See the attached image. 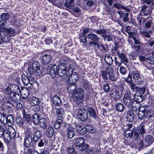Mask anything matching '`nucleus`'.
I'll return each instance as SVG.
<instances>
[{"label":"nucleus","mask_w":154,"mask_h":154,"mask_svg":"<svg viewBox=\"0 0 154 154\" xmlns=\"http://www.w3.org/2000/svg\"><path fill=\"white\" fill-rule=\"evenodd\" d=\"M15 130L11 127L5 130L3 137L5 141L8 143L11 139H14L16 136Z\"/></svg>","instance_id":"nucleus-1"},{"label":"nucleus","mask_w":154,"mask_h":154,"mask_svg":"<svg viewBox=\"0 0 154 154\" xmlns=\"http://www.w3.org/2000/svg\"><path fill=\"white\" fill-rule=\"evenodd\" d=\"M28 72L30 75L33 74L36 75H39L41 74V71L39 63L36 61L33 62L32 65L29 66Z\"/></svg>","instance_id":"nucleus-2"},{"label":"nucleus","mask_w":154,"mask_h":154,"mask_svg":"<svg viewBox=\"0 0 154 154\" xmlns=\"http://www.w3.org/2000/svg\"><path fill=\"white\" fill-rule=\"evenodd\" d=\"M66 79L68 83H75L79 79L78 73L76 72L70 73L67 72Z\"/></svg>","instance_id":"nucleus-3"},{"label":"nucleus","mask_w":154,"mask_h":154,"mask_svg":"<svg viewBox=\"0 0 154 154\" xmlns=\"http://www.w3.org/2000/svg\"><path fill=\"white\" fill-rule=\"evenodd\" d=\"M75 146L79 147L80 150L83 151L86 150L88 147V145L84 143L85 139L83 137H80L75 138Z\"/></svg>","instance_id":"nucleus-4"},{"label":"nucleus","mask_w":154,"mask_h":154,"mask_svg":"<svg viewBox=\"0 0 154 154\" xmlns=\"http://www.w3.org/2000/svg\"><path fill=\"white\" fill-rule=\"evenodd\" d=\"M132 95L131 92L125 93L123 97V101L125 105L128 107H129L131 106L133 107L132 105L134 101L131 98V95Z\"/></svg>","instance_id":"nucleus-5"},{"label":"nucleus","mask_w":154,"mask_h":154,"mask_svg":"<svg viewBox=\"0 0 154 154\" xmlns=\"http://www.w3.org/2000/svg\"><path fill=\"white\" fill-rule=\"evenodd\" d=\"M72 95L73 99L75 101L81 100L84 98L85 93L84 90L82 88H78Z\"/></svg>","instance_id":"nucleus-6"},{"label":"nucleus","mask_w":154,"mask_h":154,"mask_svg":"<svg viewBox=\"0 0 154 154\" xmlns=\"http://www.w3.org/2000/svg\"><path fill=\"white\" fill-rule=\"evenodd\" d=\"M70 59L66 56H63L60 58L59 64L60 69L66 70L67 66L66 63H69Z\"/></svg>","instance_id":"nucleus-7"},{"label":"nucleus","mask_w":154,"mask_h":154,"mask_svg":"<svg viewBox=\"0 0 154 154\" xmlns=\"http://www.w3.org/2000/svg\"><path fill=\"white\" fill-rule=\"evenodd\" d=\"M78 117L82 121H85L88 118L87 111L83 108L79 109L78 111Z\"/></svg>","instance_id":"nucleus-8"},{"label":"nucleus","mask_w":154,"mask_h":154,"mask_svg":"<svg viewBox=\"0 0 154 154\" xmlns=\"http://www.w3.org/2000/svg\"><path fill=\"white\" fill-rule=\"evenodd\" d=\"M5 24L2 23L0 24V29L2 30L5 33H6L10 37L11 36H13L15 35V33L14 30L12 28H5L4 27Z\"/></svg>","instance_id":"nucleus-9"},{"label":"nucleus","mask_w":154,"mask_h":154,"mask_svg":"<svg viewBox=\"0 0 154 154\" xmlns=\"http://www.w3.org/2000/svg\"><path fill=\"white\" fill-rule=\"evenodd\" d=\"M152 112L150 110H140L138 113L139 119L142 120L144 118L146 119L150 115L151 113H152Z\"/></svg>","instance_id":"nucleus-10"},{"label":"nucleus","mask_w":154,"mask_h":154,"mask_svg":"<svg viewBox=\"0 0 154 154\" xmlns=\"http://www.w3.org/2000/svg\"><path fill=\"white\" fill-rule=\"evenodd\" d=\"M33 138L29 134L26 135L25 137L24 140V145L26 147L32 146Z\"/></svg>","instance_id":"nucleus-11"},{"label":"nucleus","mask_w":154,"mask_h":154,"mask_svg":"<svg viewBox=\"0 0 154 154\" xmlns=\"http://www.w3.org/2000/svg\"><path fill=\"white\" fill-rule=\"evenodd\" d=\"M68 84L69 85L67 87V91L69 94H71L72 96L76 90V84L75 83H68Z\"/></svg>","instance_id":"nucleus-12"},{"label":"nucleus","mask_w":154,"mask_h":154,"mask_svg":"<svg viewBox=\"0 0 154 154\" xmlns=\"http://www.w3.org/2000/svg\"><path fill=\"white\" fill-rule=\"evenodd\" d=\"M109 94L111 97L116 101L119 100L121 97V96L119 95L118 91L116 89L111 91Z\"/></svg>","instance_id":"nucleus-13"},{"label":"nucleus","mask_w":154,"mask_h":154,"mask_svg":"<svg viewBox=\"0 0 154 154\" xmlns=\"http://www.w3.org/2000/svg\"><path fill=\"white\" fill-rule=\"evenodd\" d=\"M49 65L51 66L49 71V74L51 77L54 78L56 76L57 72V66L55 64L52 65L50 64Z\"/></svg>","instance_id":"nucleus-14"},{"label":"nucleus","mask_w":154,"mask_h":154,"mask_svg":"<svg viewBox=\"0 0 154 154\" xmlns=\"http://www.w3.org/2000/svg\"><path fill=\"white\" fill-rule=\"evenodd\" d=\"M132 124L130 123L125 126V127L128 128V129H126V131H124V133L123 135L125 137L128 138L132 136L133 132L131 130H130V129L132 127Z\"/></svg>","instance_id":"nucleus-15"},{"label":"nucleus","mask_w":154,"mask_h":154,"mask_svg":"<svg viewBox=\"0 0 154 154\" xmlns=\"http://www.w3.org/2000/svg\"><path fill=\"white\" fill-rule=\"evenodd\" d=\"M107 71L108 72V75L110 80L115 81L117 79V76L113 73L111 68L109 67H107Z\"/></svg>","instance_id":"nucleus-16"},{"label":"nucleus","mask_w":154,"mask_h":154,"mask_svg":"<svg viewBox=\"0 0 154 154\" xmlns=\"http://www.w3.org/2000/svg\"><path fill=\"white\" fill-rule=\"evenodd\" d=\"M52 103L55 106H59L62 103L61 99L57 95L53 96L52 99Z\"/></svg>","instance_id":"nucleus-17"},{"label":"nucleus","mask_w":154,"mask_h":154,"mask_svg":"<svg viewBox=\"0 0 154 154\" xmlns=\"http://www.w3.org/2000/svg\"><path fill=\"white\" fill-rule=\"evenodd\" d=\"M145 146H149L152 144L154 142V139L150 135H146L145 137Z\"/></svg>","instance_id":"nucleus-18"},{"label":"nucleus","mask_w":154,"mask_h":154,"mask_svg":"<svg viewBox=\"0 0 154 154\" xmlns=\"http://www.w3.org/2000/svg\"><path fill=\"white\" fill-rule=\"evenodd\" d=\"M141 11L143 12L144 16H147L150 15L152 13V10L146 5H143L141 7Z\"/></svg>","instance_id":"nucleus-19"},{"label":"nucleus","mask_w":154,"mask_h":154,"mask_svg":"<svg viewBox=\"0 0 154 154\" xmlns=\"http://www.w3.org/2000/svg\"><path fill=\"white\" fill-rule=\"evenodd\" d=\"M75 126V129L77 132L81 134L84 135L86 133V128H85L83 126H81L78 124H76Z\"/></svg>","instance_id":"nucleus-20"},{"label":"nucleus","mask_w":154,"mask_h":154,"mask_svg":"<svg viewBox=\"0 0 154 154\" xmlns=\"http://www.w3.org/2000/svg\"><path fill=\"white\" fill-rule=\"evenodd\" d=\"M51 60V57L50 55L46 54L44 55L42 60V63L46 65L49 63Z\"/></svg>","instance_id":"nucleus-21"},{"label":"nucleus","mask_w":154,"mask_h":154,"mask_svg":"<svg viewBox=\"0 0 154 154\" xmlns=\"http://www.w3.org/2000/svg\"><path fill=\"white\" fill-rule=\"evenodd\" d=\"M87 113L91 117L96 119L97 117V116L95 110L92 107H88L87 108Z\"/></svg>","instance_id":"nucleus-22"},{"label":"nucleus","mask_w":154,"mask_h":154,"mask_svg":"<svg viewBox=\"0 0 154 154\" xmlns=\"http://www.w3.org/2000/svg\"><path fill=\"white\" fill-rule=\"evenodd\" d=\"M87 37L88 39H90L94 42H98L100 39V38L99 36L93 33L88 34L87 35Z\"/></svg>","instance_id":"nucleus-23"},{"label":"nucleus","mask_w":154,"mask_h":154,"mask_svg":"<svg viewBox=\"0 0 154 154\" xmlns=\"http://www.w3.org/2000/svg\"><path fill=\"white\" fill-rule=\"evenodd\" d=\"M23 119L24 122V123L26 125L29 123L31 120L30 117L29 115L26 113L24 110H23Z\"/></svg>","instance_id":"nucleus-24"},{"label":"nucleus","mask_w":154,"mask_h":154,"mask_svg":"<svg viewBox=\"0 0 154 154\" xmlns=\"http://www.w3.org/2000/svg\"><path fill=\"white\" fill-rule=\"evenodd\" d=\"M0 38L4 42H8L10 39V37L6 33L5 34L4 32H0Z\"/></svg>","instance_id":"nucleus-25"},{"label":"nucleus","mask_w":154,"mask_h":154,"mask_svg":"<svg viewBox=\"0 0 154 154\" xmlns=\"http://www.w3.org/2000/svg\"><path fill=\"white\" fill-rule=\"evenodd\" d=\"M101 36L104 40H106L107 41H113L115 39V36L111 34L108 35L103 34Z\"/></svg>","instance_id":"nucleus-26"},{"label":"nucleus","mask_w":154,"mask_h":154,"mask_svg":"<svg viewBox=\"0 0 154 154\" xmlns=\"http://www.w3.org/2000/svg\"><path fill=\"white\" fill-rule=\"evenodd\" d=\"M133 78L135 80L137 85H140L142 83V82L140 74L136 72L134 73Z\"/></svg>","instance_id":"nucleus-27"},{"label":"nucleus","mask_w":154,"mask_h":154,"mask_svg":"<svg viewBox=\"0 0 154 154\" xmlns=\"http://www.w3.org/2000/svg\"><path fill=\"white\" fill-rule=\"evenodd\" d=\"M118 13L120 17L122 18L123 20L125 22H126L128 21V13H125L122 11H118Z\"/></svg>","instance_id":"nucleus-28"},{"label":"nucleus","mask_w":154,"mask_h":154,"mask_svg":"<svg viewBox=\"0 0 154 154\" xmlns=\"http://www.w3.org/2000/svg\"><path fill=\"white\" fill-rule=\"evenodd\" d=\"M42 136L41 132L39 131H35L33 135V141L35 142L39 141Z\"/></svg>","instance_id":"nucleus-29"},{"label":"nucleus","mask_w":154,"mask_h":154,"mask_svg":"<svg viewBox=\"0 0 154 154\" xmlns=\"http://www.w3.org/2000/svg\"><path fill=\"white\" fill-rule=\"evenodd\" d=\"M5 119L9 126L11 127L14 125V121L13 117L12 115H8Z\"/></svg>","instance_id":"nucleus-30"},{"label":"nucleus","mask_w":154,"mask_h":154,"mask_svg":"<svg viewBox=\"0 0 154 154\" xmlns=\"http://www.w3.org/2000/svg\"><path fill=\"white\" fill-rule=\"evenodd\" d=\"M104 60L105 63L109 65L112 63L113 60L110 55L108 54H106L105 55Z\"/></svg>","instance_id":"nucleus-31"},{"label":"nucleus","mask_w":154,"mask_h":154,"mask_svg":"<svg viewBox=\"0 0 154 154\" xmlns=\"http://www.w3.org/2000/svg\"><path fill=\"white\" fill-rule=\"evenodd\" d=\"M11 100L15 103L20 98L19 95L15 92H12L10 95Z\"/></svg>","instance_id":"nucleus-32"},{"label":"nucleus","mask_w":154,"mask_h":154,"mask_svg":"<svg viewBox=\"0 0 154 154\" xmlns=\"http://www.w3.org/2000/svg\"><path fill=\"white\" fill-rule=\"evenodd\" d=\"M117 54L119 57L121 58V61L123 62L128 63V59L126 57L125 55L123 53H120L119 51H117Z\"/></svg>","instance_id":"nucleus-33"},{"label":"nucleus","mask_w":154,"mask_h":154,"mask_svg":"<svg viewBox=\"0 0 154 154\" xmlns=\"http://www.w3.org/2000/svg\"><path fill=\"white\" fill-rule=\"evenodd\" d=\"M133 99L134 101L137 103H140L143 100V98L141 94H138V93L135 94L134 95Z\"/></svg>","instance_id":"nucleus-34"},{"label":"nucleus","mask_w":154,"mask_h":154,"mask_svg":"<svg viewBox=\"0 0 154 154\" xmlns=\"http://www.w3.org/2000/svg\"><path fill=\"white\" fill-rule=\"evenodd\" d=\"M134 113L132 110H129L127 113L126 118L129 121H133L134 119Z\"/></svg>","instance_id":"nucleus-35"},{"label":"nucleus","mask_w":154,"mask_h":154,"mask_svg":"<svg viewBox=\"0 0 154 154\" xmlns=\"http://www.w3.org/2000/svg\"><path fill=\"white\" fill-rule=\"evenodd\" d=\"M115 107L116 110L119 112H123L125 108L124 105L121 103H116L115 105Z\"/></svg>","instance_id":"nucleus-36"},{"label":"nucleus","mask_w":154,"mask_h":154,"mask_svg":"<svg viewBox=\"0 0 154 154\" xmlns=\"http://www.w3.org/2000/svg\"><path fill=\"white\" fill-rule=\"evenodd\" d=\"M75 0H66L64 6L69 9H71L73 7V4Z\"/></svg>","instance_id":"nucleus-37"},{"label":"nucleus","mask_w":154,"mask_h":154,"mask_svg":"<svg viewBox=\"0 0 154 154\" xmlns=\"http://www.w3.org/2000/svg\"><path fill=\"white\" fill-rule=\"evenodd\" d=\"M75 132L71 128H68L67 130V134L68 137L69 139L72 138L75 135Z\"/></svg>","instance_id":"nucleus-38"},{"label":"nucleus","mask_w":154,"mask_h":154,"mask_svg":"<svg viewBox=\"0 0 154 154\" xmlns=\"http://www.w3.org/2000/svg\"><path fill=\"white\" fill-rule=\"evenodd\" d=\"M54 129L51 127H49L46 132V134L48 137L51 138L52 137L53 135Z\"/></svg>","instance_id":"nucleus-39"},{"label":"nucleus","mask_w":154,"mask_h":154,"mask_svg":"<svg viewBox=\"0 0 154 154\" xmlns=\"http://www.w3.org/2000/svg\"><path fill=\"white\" fill-rule=\"evenodd\" d=\"M31 100V104L32 106L38 105L39 103V99L35 97H32Z\"/></svg>","instance_id":"nucleus-40"},{"label":"nucleus","mask_w":154,"mask_h":154,"mask_svg":"<svg viewBox=\"0 0 154 154\" xmlns=\"http://www.w3.org/2000/svg\"><path fill=\"white\" fill-rule=\"evenodd\" d=\"M64 113V111L62 108H60L56 110V115L58 118H63V116Z\"/></svg>","instance_id":"nucleus-41"},{"label":"nucleus","mask_w":154,"mask_h":154,"mask_svg":"<svg viewBox=\"0 0 154 154\" xmlns=\"http://www.w3.org/2000/svg\"><path fill=\"white\" fill-rule=\"evenodd\" d=\"M16 122L17 125L21 127L25 126L26 125L24 123V122L22 119L20 117H17L16 119Z\"/></svg>","instance_id":"nucleus-42"},{"label":"nucleus","mask_w":154,"mask_h":154,"mask_svg":"<svg viewBox=\"0 0 154 154\" xmlns=\"http://www.w3.org/2000/svg\"><path fill=\"white\" fill-rule=\"evenodd\" d=\"M10 90L12 92L20 91V88L18 85L12 84L10 87Z\"/></svg>","instance_id":"nucleus-43"},{"label":"nucleus","mask_w":154,"mask_h":154,"mask_svg":"<svg viewBox=\"0 0 154 154\" xmlns=\"http://www.w3.org/2000/svg\"><path fill=\"white\" fill-rule=\"evenodd\" d=\"M86 132L88 131L91 133H94L96 131V129L94 127L91 125H87L86 126Z\"/></svg>","instance_id":"nucleus-44"},{"label":"nucleus","mask_w":154,"mask_h":154,"mask_svg":"<svg viewBox=\"0 0 154 154\" xmlns=\"http://www.w3.org/2000/svg\"><path fill=\"white\" fill-rule=\"evenodd\" d=\"M113 6L116 8L119 9H122L124 10L127 11H129V9L125 7L124 6L121 5V4H119L118 3H114L113 5Z\"/></svg>","instance_id":"nucleus-45"},{"label":"nucleus","mask_w":154,"mask_h":154,"mask_svg":"<svg viewBox=\"0 0 154 154\" xmlns=\"http://www.w3.org/2000/svg\"><path fill=\"white\" fill-rule=\"evenodd\" d=\"M20 94L23 98H26L29 95V92L28 89L26 88H24L21 90L20 91Z\"/></svg>","instance_id":"nucleus-46"},{"label":"nucleus","mask_w":154,"mask_h":154,"mask_svg":"<svg viewBox=\"0 0 154 154\" xmlns=\"http://www.w3.org/2000/svg\"><path fill=\"white\" fill-rule=\"evenodd\" d=\"M46 122V120L44 118H42L39 121V125L44 129H46L47 127Z\"/></svg>","instance_id":"nucleus-47"},{"label":"nucleus","mask_w":154,"mask_h":154,"mask_svg":"<svg viewBox=\"0 0 154 154\" xmlns=\"http://www.w3.org/2000/svg\"><path fill=\"white\" fill-rule=\"evenodd\" d=\"M21 79L22 82L26 86L29 83V81L28 80V77L24 74H23L21 76Z\"/></svg>","instance_id":"nucleus-48"},{"label":"nucleus","mask_w":154,"mask_h":154,"mask_svg":"<svg viewBox=\"0 0 154 154\" xmlns=\"http://www.w3.org/2000/svg\"><path fill=\"white\" fill-rule=\"evenodd\" d=\"M63 121L61 119H57L56 122L54 125V127L56 129H58L59 128L63 123Z\"/></svg>","instance_id":"nucleus-49"},{"label":"nucleus","mask_w":154,"mask_h":154,"mask_svg":"<svg viewBox=\"0 0 154 154\" xmlns=\"http://www.w3.org/2000/svg\"><path fill=\"white\" fill-rule=\"evenodd\" d=\"M33 122L35 125H37L38 123L39 120V116L37 114H34L32 117Z\"/></svg>","instance_id":"nucleus-50"},{"label":"nucleus","mask_w":154,"mask_h":154,"mask_svg":"<svg viewBox=\"0 0 154 154\" xmlns=\"http://www.w3.org/2000/svg\"><path fill=\"white\" fill-rule=\"evenodd\" d=\"M128 84L130 87L131 89L133 91H136L137 89L138 88V86H136L135 84L133 82H131Z\"/></svg>","instance_id":"nucleus-51"},{"label":"nucleus","mask_w":154,"mask_h":154,"mask_svg":"<svg viewBox=\"0 0 154 154\" xmlns=\"http://www.w3.org/2000/svg\"><path fill=\"white\" fill-rule=\"evenodd\" d=\"M93 31L96 33L98 34H105L107 32L106 30L105 29H93Z\"/></svg>","instance_id":"nucleus-52"},{"label":"nucleus","mask_w":154,"mask_h":154,"mask_svg":"<svg viewBox=\"0 0 154 154\" xmlns=\"http://www.w3.org/2000/svg\"><path fill=\"white\" fill-rule=\"evenodd\" d=\"M1 17H2V20H3L4 22H6L9 19V16L8 14L4 13L2 14Z\"/></svg>","instance_id":"nucleus-53"},{"label":"nucleus","mask_w":154,"mask_h":154,"mask_svg":"<svg viewBox=\"0 0 154 154\" xmlns=\"http://www.w3.org/2000/svg\"><path fill=\"white\" fill-rule=\"evenodd\" d=\"M140 34L144 37H146L147 38L150 37V35L148 32L145 31H141L140 32Z\"/></svg>","instance_id":"nucleus-54"},{"label":"nucleus","mask_w":154,"mask_h":154,"mask_svg":"<svg viewBox=\"0 0 154 154\" xmlns=\"http://www.w3.org/2000/svg\"><path fill=\"white\" fill-rule=\"evenodd\" d=\"M66 70L60 69L57 71L59 75L60 76H64L66 72Z\"/></svg>","instance_id":"nucleus-55"},{"label":"nucleus","mask_w":154,"mask_h":154,"mask_svg":"<svg viewBox=\"0 0 154 154\" xmlns=\"http://www.w3.org/2000/svg\"><path fill=\"white\" fill-rule=\"evenodd\" d=\"M139 91V94H144L145 91V88L144 87L140 88L138 87V88L137 89L136 91Z\"/></svg>","instance_id":"nucleus-56"},{"label":"nucleus","mask_w":154,"mask_h":154,"mask_svg":"<svg viewBox=\"0 0 154 154\" xmlns=\"http://www.w3.org/2000/svg\"><path fill=\"white\" fill-rule=\"evenodd\" d=\"M152 19H150L145 24V28H149L151 26V23L152 22Z\"/></svg>","instance_id":"nucleus-57"},{"label":"nucleus","mask_w":154,"mask_h":154,"mask_svg":"<svg viewBox=\"0 0 154 154\" xmlns=\"http://www.w3.org/2000/svg\"><path fill=\"white\" fill-rule=\"evenodd\" d=\"M3 127H5L3 125H0V138L2 137L4 135L5 130Z\"/></svg>","instance_id":"nucleus-58"},{"label":"nucleus","mask_w":154,"mask_h":154,"mask_svg":"<svg viewBox=\"0 0 154 154\" xmlns=\"http://www.w3.org/2000/svg\"><path fill=\"white\" fill-rule=\"evenodd\" d=\"M154 116V114L153 112H152V113H151L150 115L146 119H147V120L148 121H146V123L149 124L150 122H152V120L151 119H150V118H152Z\"/></svg>","instance_id":"nucleus-59"},{"label":"nucleus","mask_w":154,"mask_h":154,"mask_svg":"<svg viewBox=\"0 0 154 154\" xmlns=\"http://www.w3.org/2000/svg\"><path fill=\"white\" fill-rule=\"evenodd\" d=\"M129 34L130 36V38H132L134 39L135 44L139 45L140 44V42L139 41H138V40L136 39L135 37L133 36L131 34Z\"/></svg>","instance_id":"nucleus-60"},{"label":"nucleus","mask_w":154,"mask_h":154,"mask_svg":"<svg viewBox=\"0 0 154 154\" xmlns=\"http://www.w3.org/2000/svg\"><path fill=\"white\" fill-rule=\"evenodd\" d=\"M66 151L68 153L71 154L74 152V149L72 146H70L67 148Z\"/></svg>","instance_id":"nucleus-61"},{"label":"nucleus","mask_w":154,"mask_h":154,"mask_svg":"<svg viewBox=\"0 0 154 154\" xmlns=\"http://www.w3.org/2000/svg\"><path fill=\"white\" fill-rule=\"evenodd\" d=\"M108 71H107V68H106V71L103 70L102 72V76L103 79H108L107 73Z\"/></svg>","instance_id":"nucleus-62"},{"label":"nucleus","mask_w":154,"mask_h":154,"mask_svg":"<svg viewBox=\"0 0 154 154\" xmlns=\"http://www.w3.org/2000/svg\"><path fill=\"white\" fill-rule=\"evenodd\" d=\"M103 87L105 92H108L110 90V88L109 86L108 83L104 84L103 85Z\"/></svg>","instance_id":"nucleus-63"},{"label":"nucleus","mask_w":154,"mask_h":154,"mask_svg":"<svg viewBox=\"0 0 154 154\" xmlns=\"http://www.w3.org/2000/svg\"><path fill=\"white\" fill-rule=\"evenodd\" d=\"M119 72L122 74H125L126 73V69L123 67H120L119 69Z\"/></svg>","instance_id":"nucleus-64"}]
</instances>
